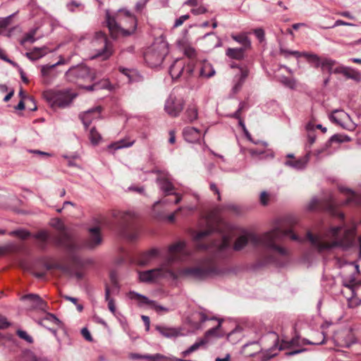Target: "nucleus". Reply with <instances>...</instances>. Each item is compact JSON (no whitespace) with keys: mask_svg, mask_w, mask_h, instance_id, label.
<instances>
[{"mask_svg":"<svg viewBox=\"0 0 361 361\" xmlns=\"http://www.w3.org/2000/svg\"><path fill=\"white\" fill-rule=\"evenodd\" d=\"M355 232L356 224L354 221L350 226L331 227L326 233L315 235L311 231H307L305 237L294 233L292 229L284 230L279 225H275L270 231L260 235L252 233H244L235 240L233 249L240 251L250 244L255 247H262L272 254L287 256L288 250L278 243L288 236L298 243L307 240L314 249L319 252H325L338 246L343 248L350 247L354 242Z\"/></svg>","mask_w":361,"mask_h":361,"instance_id":"obj_1","label":"nucleus"},{"mask_svg":"<svg viewBox=\"0 0 361 361\" xmlns=\"http://www.w3.org/2000/svg\"><path fill=\"white\" fill-rule=\"evenodd\" d=\"M187 255L185 242L178 241L169 245L164 253V259L158 268L138 272L140 281L149 283L159 278L173 277V265L184 260Z\"/></svg>","mask_w":361,"mask_h":361,"instance_id":"obj_2","label":"nucleus"},{"mask_svg":"<svg viewBox=\"0 0 361 361\" xmlns=\"http://www.w3.org/2000/svg\"><path fill=\"white\" fill-rule=\"evenodd\" d=\"M106 22L112 37H116L117 34L130 35L137 28V19L129 11L120 9L114 16L109 12L106 14Z\"/></svg>","mask_w":361,"mask_h":361,"instance_id":"obj_3","label":"nucleus"},{"mask_svg":"<svg viewBox=\"0 0 361 361\" xmlns=\"http://www.w3.org/2000/svg\"><path fill=\"white\" fill-rule=\"evenodd\" d=\"M180 47L183 50L184 54L189 58L187 61L183 59H176L171 66L169 73L173 79H178L183 78L188 79L192 75L195 67L194 59L196 56L195 49L189 45H180V42H178Z\"/></svg>","mask_w":361,"mask_h":361,"instance_id":"obj_4","label":"nucleus"},{"mask_svg":"<svg viewBox=\"0 0 361 361\" xmlns=\"http://www.w3.org/2000/svg\"><path fill=\"white\" fill-rule=\"evenodd\" d=\"M219 269L214 259L207 258L202 260L199 264L192 267H187L180 270L182 276L195 279H204L209 276L219 274Z\"/></svg>","mask_w":361,"mask_h":361,"instance_id":"obj_5","label":"nucleus"},{"mask_svg":"<svg viewBox=\"0 0 361 361\" xmlns=\"http://www.w3.org/2000/svg\"><path fill=\"white\" fill-rule=\"evenodd\" d=\"M218 229L219 228L209 224L207 229L196 233L193 236V239L196 243L197 247L199 250H205L211 247L219 254L228 249L230 247L231 237L227 234H221L219 240H214L210 245L201 243L202 240H204L212 233Z\"/></svg>","mask_w":361,"mask_h":361,"instance_id":"obj_6","label":"nucleus"},{"mask_svg":"<svg viewBox=\"0 0 361 361\" xmlns=\"http://www.w3.org/2000/svg\"><path fill=\"white\" fill-rule=\"evenodd\" d=\"M91 43L95 53L90 59L99 58L102 60H106L113 54L111 42L108 40L104 32H95Z\"/></svg>","mask_w":361,"mask_h":361,"instance_id":"obj_7","label":"nucleus"},{"mask_svg":"<svg viewBox=\"0 0 361 361\" xmlns=\"http://www.w3.org/2000/svg\"><path fill=\"white\" fill-rule=\"evenodd\" d=\"M168 54V47L166 42L160 41L154 43L145 53L146 63L152 68L161 65Z\"/></svg>","mask_w":361,"mask_h":361,"instance_id":"obj_8","label":"nucleus"},{"mask_svg":"<svg viewBox=\"0 0 361 361\" xmlns=\"http://www.w3.org/2000/svg\"><path fill=\"white\" fill-rule=\"evenodd\" d=\"M77 94L69 89L62 90H51L45 94L47 99L52 106L64 108L68 106Z\"/></svg>","mask_w":361,"mask_h":361,"instance_id":"obj_9","label":"nucleus"},{"mask_svg":"<svg viewBox=\"0 0 361 361\" xmlns=\"http://www.w3.org/2000/svg\"><path fill=\"white\" fill-rule=\"evenodd\" d=\"M337 204L338 203L332 197H331L325 203H322L319 199L313 197L307 204L306 208L308 211H314L319 208L324 209L331 215L337 216L341 219H343L344 214L336 208Z\"/></svg>","mask_w":361,"mask_h":361,"instance_id":"obj_10","label":"nucleus"},{"mask_svg":"<svg viewBox=\"0 0 361 361\" xmlns=\"http://www.w3.org/2000/svg\"><path fill=\"white\" fill-rule=\"evenodd\" d=\"M66 77L72 82H76L79 80H92L95 79V76L92 75L90 69L85 66L71 68L66 73Z\"/></svg>","mask_w":361,"mask_h":361,"instance_id":"obj_11","label":"nucleus"},{"mask_svg":"<svg viewBox=\"0 0 361 361\" xmlns=\"http://www.w3.org/2000/svg\"><path fill=\"white\" fill-rule=\"evenodd\" d=\"M329 120L348 130H354L355 124L352 122L350 116L341 109H335L329 116Z\"/></svg>","mask_w":361,"mask_h":361,"instance_id":"obj_12","label":"nucleus"},{"mask_svg":"<svg viewBox=\"0 0 361 361\" xmlns=\"http://www.w3.org/2000/svg\"><path fill=\"white\" fill-rule=\"evenodd\" d=\"M114 216L118 221L122 234L130 240H135L137 237V234L136 233H128L127 231V228L133 219V214L129 212H118Z\"/></svg>","mask_w":361,"mask_h":361,"instance_id":"obj_13","label":"nucleus"},{"mask_svg":"<svg viewBox=\"0 0 361 361\" xmlns=\"http://www.w3.org/2000/svg\"><path fill=\"white\" fill-rule=\"evenodd\" d=\"M184 101L181 97H177L174 94L169 95L165 103V111L171 116L176 117L183 110Z\"/></svg>","mask_w":361,"mask_h":361,"instance_id":"obj_14","label":"nucleus"},{"mask_svg":"<svg viewBox=\"0 0 361 361\" xmlns=\"http://www.w3.org/2000/svg\"><path fill=\"white\" fill-rule=\"evenodd\" d=\"M343 284L352 292V295L348 298V307L350 308H354L360 305L361 304V300L355 297V291L356 289L361 286V281H357L355 276H350L343 280Z\"/></svg>","mask_w":361,"mask_h":361,"instance_id":"obj_15","label":"nucleus"},{"mask_svg":"<svg viewBox=\"0 0 361 361\" xmlns=\"http://www.w3.org/2000/svg\"><path fill=\"white\" fill-rule=\"evenodd\" d=\"M128 297L131 300H136L140 306L149 305L152 308L155 310L157 312H159L161 311L167 312L169 310V308L159 305L157 304L155 301L151 300L146 296L137 293L135 291L129 292Z\"/></svg>","mask_w":361,"mask_h":361,"instance_id":"obj_16","label":"nucleus"},{"mask_svg":"<svg viewBox=\"0 0 361 361\" xmlns=\"http://www.w3.org/2000/svg\"><path fill=\"white\" fill-rule=\"evenodd\" d=\"M159 176L157 178V183L159 189L164 193L165 195H170L173 194L175 187L170 179V175L168 172L157 171Z\"/></svg>","mask_w":361,"mask_h":361,"instance_id":"obj_17","label":"nucleus"},{"mask_svg":"<svg viewBox=\"0 0 361 361\" xmlns=\"http://www.w3.org/2000/svg\"><path fill=\"white\" fill-rule=\"evenodd\" d=\"M102 107L96 106L89 109L80 115V118L85 127L87 128L94 120L99 119L101 116Z\"/></svg>","mask_w":361,"mask_h":361,"instance_id":"obj_18","label":"nucleus"},{"mask_svg":"<svg viewBox=\"0 0 361 361\" xmlns=\"http://www.w3.org/2000/svg\"><path fill=\"white\" fill-rule=\"evenodd\" d=\"M89 233V238L85 240L84 246L89 249H93L100 245L102 241L99 228L97 227L90 228Z\"/></svg>","mask_w":361,"mask_h":361,"instance_id":"obj_19","label":"nucleus"},{"mask_svg":"<svg viewBox=\"0 0 361 361\" xmlns=\"http://www.w3.org/2000/svg\"><path fill=\"white\" fill-rule=\"evenodd\" d=\"M311 151H307L306 154L302 157L295 159H289L285 161V165L291 167L295 170H303L306 168L310 161Z\"/></svg>","mask_w":361,"mask_h":361,"instance_id":"obj_20","label":"nucleus"},{"mask_svg":"<svg viewBox=\"0 0 361 361\" xmlns=\"http://www.w3.org/2000/svg\"><path fill=\"white\" fill-rule=\"evenodd\" d=\"M155 329L162 336L167 338H176L182 335L181 329L179 328L169 326L166 325H156Z\"/></svg>","mask_w":361,"mask_h":361,"instance_id":"obj_21","label":"nucleus"},{"mask_svg":"<svg viewBox=\"0 0 361 361\" xmlns=\"http://www.w3.org/2000/svg\"><path fill=\"white\" fill-rule=\"evenodd\" d=\"M161 252L157 248H153L142 255L138 259V264L141 266L149 264L157 257H160Z\"/></svg>","mask_w":361,"mask_h":361,"instance_id":"obj_22","label":"nucleus"},{"mask_svg":"<svg viewBox=\"0 0 361 361\" xmlns=\"http://www.w3.org/2000/svg\"><path fill=\"white\" fill-rule=\"evenodd\" d=\"M350 140V138L347 135H334L331 137V138L324 144L323 147L319 148V149L322 152V154H325L326 155L331 154V152H329V147L331 146L332 142H348Z\"/></svg>","mask_w":361,"mask_h":361,"instance_id":"obj_23","label":"nucleus"},{"mask_svg":"<svg viewBox=\"0 0 361 361\" xmlns=\"http://www.w3.org/2000/svg\"><path fill=\"white\" fill-rule=\"evenodd\" d=\"M183 136L188 142H196L201 137V132L194 127H185L183 130Z\"/></svg>","mask_w":361,"mask_h":361,"instance_id":"obj_24","label":"nucleus"},{"mask_svg":"<svg viewBox=\"0 0 361 361\" xmlns=\"http://www.w3.org/2000/svg\"><path fill=\"white\" fill-rule=\"evenodd\" d=\"M22 300H27L30 303V307L33 309L44 310L47 307V303L36 294H28L23 295Z\"/></svg>","mask_w":361,"mask_h":361,"instance_id":"obj_25","label":"nucleus"},{"mask_svg":"<svg viewBox=\"0 0 361 361\" xmlns=\"http://www.w3.org/2000/svg\"><path fill=\"white\" fill-rule=\"evenodd\" d=\"M338 189L341 192L346 195V204L351 203L354 204H360L361 203L360 197L357 194H355L352 190L344 186H339Z\"/></svg>","mask_w":361,"mask_h":361,"instance_id":"obj_26","label":"nucleus"},{"mask_svg":"<svg viewBox=\"0 0 361 361\" xmlns=\"http://www.w3.org/2000/svg\"><path fill=\"white\" fill-rule=\"evenodd\" d=\"M248 75V71L246 69L240 68V75L235 77V84L232 88L233 93L238 92L243 85L244 84L247 77Z\"/></svg>","mask_w":361,"mask_h":361,"instance_id":"obj_27","label":"nucleus"},{"mask_svg":"<svg viewBox=\"0 0 361 361\" xmlns=\"http://www.w3.org/2000/svg\"><path fill=\"white\" fill-rule=\"evenodd\" d=\"M218 323L216 326L212 327L210 329L207 331L204 334V337L203 339H207V342L209 341L210 338H219L223 336V332L221 331V321L217 320Z\"/></svg>","mask_w":361,"mask_h":361,"instance_id":"obj_28","label":"nucleus"},{"mask_svg":"<svg viewBox=\"0 0 361 361\" xmlns=\"http://www.w3.org/2000/svg\"><path fill=\"white\" fill-rule=\"evenodd\" d=\"M198 109L195 104H190L188 106L184 114L185 119L187 122L192 123L197 118Z\"/></svg>","mask_w":361,"mask_h":361,"instance_id":"obj_29","label":"nucleus"},{"mask_svg":"<svg viewBox=\"0 0 361 361\" xmlns=\"http://www.w3.org/2000/svg\"><path fill=\"white\" fill-rule=\"evenodd\" d=\"M134 143L135 140H130L128 137H126L110 144L108 146V148L118 150L122 148L131 147Z\"/></svg>","mask_w":361,"mask_h":361,"instance_id":"obj_30","label":"nucleus"},{"mask_svg":"<svg viewBox=\"0 0 361 361\" xmlns=\"http://www.w3.org/2000/svg\"><path fill=\"white\" fill-rule=\"evenodd\" d=\"M245 48H228L226 54L228 57L235 60H242L245 56Z\"/></svg>","mask_w":361,"mask_h":361,"instance_id":"obj_31","label":"nucleus"},{"mask_svg":"<svg viewBox=\"0 0 361 361\" xmlns=\"http://www.w3.org/2000/svg\"><path fill=\"white\" fill-rule=\"evenodd\" d=\"M61 64V62L59 61L53 65H45L42 66L41 68V73L43 77V82L45 84H49L51 82V78L50 76L51 70L55 68L56 66Z\"/></svg>","mask_w":361,"mask_h":361,"instance_id":"obj_32","label":"nucleus"},{"mask_svg":"<svg viewBox=\"0 0 361 361\" xmlns=\"http://www.w3.org/2000/svg\"><path fill=\"white\" fill-rule=\"evenodd\" d=\"M46 268L47 270H51L54 269L60 270L64 274H71V267L67 264H63L59 262H49L46 264Z\"/></svg>","mask_w":361,"mask_h":361,"instance_id":"obj_33","label":"nucleus"},{"mask_svg":"<svg viewBox=\"0 0 361 361\" xmlns=\"http://www.w3.org/2000/svg\"><path fill=\"white\" fill-rule=\"evenodd\" d=\"M302 56L305 57L307 62L312 63L315 68L320 66L323 59L319 57L317 54L308 52H302Z\"/></svg>","mask_w":361,"mask_h":361,"instance_id":"obj_34","label":"nucleus"},{"mask_svg":"<svg viewBox=\"0 0 361 361\" xmlns=\"http://www.w3.org/2000/svg\"><path fill=\"white\" fill-rule=\"evenodd\" d=\"M46 53H47V51H46L45 47H42V48L35 47L32 51L27 52L25 54V55L30 60L35 61V60H37V59L42 58V56H44L46 54Z\"/></svg>","mask_w":361,"mask_h":361,"instance_id":"obj_35","label":"nucleus"},{"mask_svg":"<svg viewBox=\"0 0 361 361\" xmlns=\"http://www.w3.org/2000/svg\"><path fill=\"white\" fill-rule=\"evenodd\" d=\"M199 74L201 77L211 78L215 74V71L210 63H204L200 68Z\"/></svg>","mask_w":361,"mask_h":361,"instance_id":"obj_36","label":"nucleus"},{"mask_svg":"<svg viewBox=\"0 0 361 361\" xmlns=\"http://www.w3.org/2000/svg\"><path fill=\"white\" fill-rule=\"evenodd\" d=\"M207 343V339L201 338L198 341L195 342L190 347H189L187 350L182 352V355L183 357L188 356L190 353L197 350L201 346H203Z\"/></svg>","mask_w":361,"mask_h":361,"instance_id":"obj_37","label":"nucleus"},{"mask_svg":"<svg viewBox=\"0 0 361 361\" xmlns=\"http://www.w3.org/2000/svg\"><path fill=\"white\" fill-rule=\"evenodd\" d=\"M231 37L235 42L241 44L243 45L242 48L247 49L251 47L250 40L245 35H232Z\"/></svg>","mask_w":361,"mask_h":361,"instance_id":"obj_38","label":"nucleus"},{"mask_svg":"<svg viewBox=\"0 0 361 361\" xmlns=\"http://www.w3.org/2000/svg\"><path fill=\"white\" fill-rule=\"evenodd\" d=\"M47 323L55 324L58 326H61V322L53 314L48 313L42 319V325L47 326Z\"/></svg>","mask_w":361,"mask_h":361,"instance_id":"obj_39","label":"nucleus"},{"mask_svg":"<svg viewBox=\"0 0 361 361\" xmlns=\"http://www.w3.org/2000/svg\"><path fill=\"white\" fill-rule=\"evenodd\" d=\"M105 300L108 302V308L113 314H116V305L113 298H110V289L106 285L105 287Z\"/></svg>","mask_w":361,"mask_h":361,"instance_id":"obj_40","label":"nucleus"},{"mask_svg":"<svg viewBox=\"0 0 361 361\" xmlns=\"http://www.w3.org/2000/svg\"><path fill=\"white\" fill-rule=\"evenodd\" d=\"M34 238L39 241V247L41 249H44L46 247L47 241L49 238L48 233L45 231H41L34 235Z\"/></svg>","mask_w":361,"mask_h":361,"instance_id":"obj_41","label":"nucleus"},{"mask_svg":"<svg viewBox=\"0 0 361 361\" xmlns=\"http://www.w3.org/2000/svg\"><path fill=\"white\" fill-rule=\"evenodd\" d=\"M336 64V61L335 60L329 58H323L319 67H321L322 70H327L331 74L332 73V68Z\"/></svg>","mask_w":361,"mask_h":361,"instance_id":"obj_42","label":"nucleus"},{"mask_svg":"<svg viewBox=\"0 0 361 361\" xmlns=\"http://www.w3.org/2000/svg\"><path fill=\"white\" fill-rule=\"evenodd\" d=\"M37 30V28L32 29L30 32L26 33L24 35V37L20 39V44L23 45L27 42L34 43L37 40V38L35 37Z\"/></svg>","mask_w":361,"mask_h":361,"instance_id":"obj_43","label":"nucleus"},{"mask_svg":"<svg viewBox=\"0 0 361 361\" xmlns=\"http://www.w3.org/2000/svg\"><path fill=\"white\" fill-rule=\"evenodd\" d=\"M279 52L281 55H283L285 58H288L290 56H295V58L302 57V52L298 51H292L289 49H286L283 47H280Z\"/></svg>","mask_w":361,"mask_h":361,"instance_id":"obj_44","label":"nucleus"},{"mask_svg":"<svg viewBox=\"0 0 361 361\" xmlns=\"http://www.w3.org/2000/svg\"><path fill=\"white\" fill-rule=\"evenodd\" d=\"M9 235L17 236L19 238L23 239V240L26 239L31 235L30 232H28L27 231L24 230V229H18V230L12 231L9 233Z\"/></svg>","mask_w":361,"mask_h":361,"instance_id":"obj_45","label":"nucleus"},{"mask_svg":"<svg viewBox=\"0 0 361 361\" xmlns=\"http://www.w3.org/2000/svg\"><path fill=\"white\" fill-rule=\"evenodd\" d=\"M101 139L100 134L96 130L95 128H92L90 132V140L92 144L94 145H98Z\"/></svg>","mask_w":361,"mask_h":361,"instance_id":"obj_46","label":"nucleus"},{"mask_svg":"<svg viewBox=\"0 0 361 361\" xmlns=\"http://www.w3.org/2000/svg\"><path fill=\"white\" fill-rule=\"evenodd\" d=\"M142 357L144 360H152V361H157V360H164L167 361L168 360H171V358H167L164 355L159 354V353H157L154 355L146 354V355H144L142 356Z\"/></svg>","mask_w":361,"mask_h":361,"instance_id":"obj_47","label":"nucleus"},{"mask_svg":"<svg viewBox=\"0 0 361 361\" xmlns=\"http://www.w3.org/2000/svg\"><path fill=\"white\" fill-rule=\"evenodd\" d=\"M183 209H187L189 212H192L195 209V207H179L173 213H172L168 216L169 221L171 222H173L175 220L176 214H178L179 212H180Z\"/></svg>","mask_w":361,"mask_h":361,"instance_id":"obj_48","label":"nucleus"},{"mask_svg":"<svg viewBox=\"0 0 361 361\" xmlns=\"http://www.w3.org/2000/svg\"><path fill=\"white\" fill-rule=\"evenodd\" d=\"M196 319L199 320L201 323H204L209 320H216L214 317H208L203 312H198L195 314Z\"/></svg>","mask_w":361,"mask_h":361,"instance_id":"obj_49","label":"nucleus"},{"mask_svg":"<svg viewBox=\"0 0 361 361\" xmlns=\"http://www.w3.org/2000/svg\"><path fill=\"white\" fill-rule=\"evenodd\" d=\"M316 140V137L313 134H309L308 136H307V141L305 145V149L306 151V153L307 152V151H311V147L312 145L314 143Z\"/></svg>","mask_w":361,"mask_h":361,"instance_id":"obj_50","label":"nucleus"},{"mask_svg":"<svg viewBox=\"0 0 361 361\" xmlns=\"http://www.w3.org/2000/svg\"><path fill=\"white\" fill-rule=\"evenodd\" d=\"M17 334L20 338L26 341L29 343H32L33 342L32 338L29 336L25 331L18 330Z\"/></svg>","mask_w":361,"mask_h":361,"instance_id":"obj_51","label":"nucleus"},{"mask_svg":"<svg viewBox=\"0 0 361 361\" xmlns=\"http://www.w3.org/2000/svg\"><path fill=\"white\" fill-rule=\"evenodd\" d=\"M12 16H9L6 18L0 19V28L5 29L6 28L11 22Z\"/></svg>","mask_w":361,"mask_h":361,"instance_id":"obj_52","label":"nucleus"},{"mask_svg":"<svg viewBox=\"0 0 361 361\" xmlns=\"http://www.w3.org/2000/svg\"><path fill=\"white\" fill-rule=\"evenodd\" d=\"M189 18L190 16L188 14L181 16L176 20L173 27H178L180 26L186 20L189 19Z\"/></svg>","mask_w":361,"mask_h":361,"instance_id":"obj_53","label":"nucleus"},{"mask_svg":"<svg viewBox=\"0 0 361 361\" xmlns=\"http://www.w3.org/2000/svg\"><path fill=\"white\" fill-rule=\"evenodd\" d=\"M259 200H260V203L262 205H264V206L267 205L269 200V195L267 192L263 191L260 194Z\"/></svg>","mask_w":361,"mask_h":361,"instance_id":"obj_54","label":"nucleus"},{"mask_svg":"<svg viewBox=\"0 0 361 361\" xmlns=\"http://www.w3.org/2000/svg\"><path fill=\"white\" fill-rule=\"evenodd\" d=\"M281 82L286 86L293 89L295 87V82L293 80H291L287 77H283L281 80Z\"/></svg>","mask_w":361,"mask_h":361,"instance_id":"obj_55","label":"nucleus"},{"mask_svg":"<svg viewBox=\"0 0 361 361\" xmlns=\"http://www.w3.org/2000/svg\"><path fill=\"white\" fill-rule=\"evenodd\" d=\"M207 12V9L202 6L191 9V13L195 16L203 14Z\"/></svg>","mask_w":361,"mask_h":361,"instance_id":"obj_56","label":"nucleus"},{"mask_svg":"<svg viewBox=\"0 0 361 361\" xmlns=\"http://www.w3.org/2000/svg\"><path fill=\"white\" fill-rule=\"evenodd\" d=\"M332 73H343L345 75L348 74V68L339 66L335 68H332Z\"/></svg>","mask_w":361,"mask_h":361,"instance_id":"obj_57","label":"nucleus"},{"mask_svg":"<svg viewBox=\"0 0 361 361\" xmlns=\"http://www.w3.org/2000/svg\"><path fill=\"white\" fill-rule=\"evenodd\" d=\"M65 246L70 255H71L75 250L78 249V245L73 241L68 242Z\"/></svg>","mask_w":361,"mask_h":361,"instance_id":"obj_58","label":"nucleus"},{"mask_svg":"<svg viewBox=\"0 0 361 361\" xmlns=\"http://www.w3.org/2000/svg\"><path fill=\"white\" fill-rule=\"evenodd\" d=\"M81 334L87 341H91L92 340L90 332L87 328H82L81 330Z\"/></svg>","mask_w":361,"mask_h":361,"instance_id":"obj_59","label":"nucleus"},{"mask_svg":"<svg viewBox=\"0 0 361 361\" xmlns=\"http://www.w3.org/2000/svg\"><path fill=\"white\" fill-rule=\"evenodd\" d=\"M255 36L260 40L262 41L264 37V32L262 29L258 28L254 30Z\"/></svg>","mask_w":361,"mask_h":361,"instance_id":"obj_60","label":"nucleus"},{"mask_svg":"<svg viewBox=\"0 0 361 361\" xmlns=\"http://www.w3.org/2000/svg\"><path fill=\"white\" fill-rule=\"evenodd\" d=\"M10 326L9 322H7L6 317L0 316V329H6Z\"/></svg>","mask_w":361,"mask_h":361,"instance_id":"obj_61","label":"nucleus"},{"mask_svg":"<svg viewBox=\"0 0 361 361\" xmlns=\"http://www.w3.org/2000/svg\"><path fill=\"white\" fill-rule=\"evenodd\" d=\"M340 25L354 26L355 25L350 23L345 22L342 20H337L331 27H335Z\"/></svg>","mask_w":361,"mask_h":361,"instance_id":"obj_62","label":"nucleus"},{"mask_svg":"<svg viewBox=\"0 0 361 361\" xmlns=\"http://www.w3.org/2000/svg\"><path fill=\"white\" fill-rule=\"evenodd\" d=\"M146 5V1H139L135 4V9L138 11H142Z\"/></svg>","mask_w":361,"mask_h":361,"instance_id":"obj_63","label":"nucleus"},{"mask_svg":"<svg viewBox=\"0 0 361 361\" xmlns=\"http://www.w3.org/2000/svg\"><path fill=\"white\" fill-rule=\"evenodd\" d=\"M141 318L145 323L146 331H149V326H150V320H149V317L145 316V315H142Z\"/></svg>","mask_w":361,"mask_h":361,"instance_id":"obj_64","label":"nucleus"}]
</instances>
